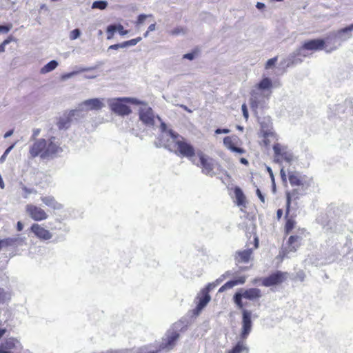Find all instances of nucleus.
I'll list each match as a JSON object with an SVG mask.
<instances>
[{"mask_svg": "<svg viewBox=\"0 0 353 353\" xmlns=\"http://www.w3.org/2000/svg\"><path fill=\"white\" fill-rule=\"evenodd\" d=\"M117 30H118L121 35H125L128 34V31L123 29V26L121 24L117 26Z\"/></svg>", "mask_w": 353, "mask_h": 353, "instance_id": "ea45409f", "label": "nucleus"}, {"mask_svg": "<svg viewBox=\"0 0 353 353\" xmlns=\"http://www.w3.org/2000/svg\"><path fill=\"white\" fill-rule=\"evenodd\" d=\"M264 142H265V143L266 145H268V142L267 141H265H265H264Z\"/></svg>", "mask_w": 353, "mask_h": 353, "instance_id": "052dcab7", "label": "nucleus"}, {"mask_svg": "<svg viewBox=\"0 0 353 353\" xmlns=\"http://www.w3.org/2000/svg\"><path fill=\"white\" fill-rule=\"evenodd\" d=\"M41 130L40 129H34L33 130V133H32V138L35 139L40 133Z\"/></svg>", "mask_w": 353, "mask_h": 353, "instance_id": "8fccbe9b", "label": "nucleus"}, {"mask_svg": "<svg viewBox=\"0 0 353 353\" xmlns=\"http://www.w3.org/2000/svg\"><path fill=\"white\" fill-rule=\"evenodd\" d=\"M138 114L139 120L148 128H154V126L159 123L160 134L157 144L171 152H176V135L172 130L168 129L166 124L159 116L154 114L150 107L145 105L140 108Z\"/></svg>", "mask_w": 353, "mask_h": 353, "instance_id": "f257e3e1", "label": "nucleus"}, {"mask_svg": "<svg viewBox=\"0 0 353 353\" xmlns=\"http://www.w3.org/2000/svg\"><path fill=\"white\" fill-rule=\"evenodd\" d=\"M256 193L258 197L259 198V199L261 200V201L262 203H265V197L262 194V192H261V190L259 188L256 189Z\"/></svg>", "mask_w": 353, "mask_h": 353, "instance_id": "a18cd8bd", "label": "nucleus"}, {"mask_svg": "<svg viewBox=\"0 0 353 353\" xmlns=\"http://www.w3.org/2000/svg\"><path fill=\"white\" fill-rule=\"evenodd\" d=\"M216 284L208 283V285L202 289L196 296V306L195 310L197 313L200 312L210 302L211 297L210 296V292L216 287Z\"/></svg>", "mask_w": 353, "mask_h": 353, "instance_id": "9b49d317", "label": "nucleus"}, {"mask_svg": "<svg viewBox=\"0 0 353 353\" xmlns=\"http://www.w3.org/2000/svg\"><path fill=\"white\" fill-rule=\"evenodd\" d=\"M181 108H184L185 110H187V108L183 105H181Z\"/></svg>", "mask_w": 353, "mask_h": 353, "instance_id": "bf43d9fd", "label": "nucleus"}, {"mask_svg": "<svg viewBox=\"0 0 353 353\" xmlns=\"http://www.w3.org/2000/svg\"><path fill=\"white\" fill-rule=\"evenodd\" d=\"M289 274L287 272L276 270L268 276L261 278L260 279L261 285L265 287H272L281 285L288 278Z\"/></svg>", "mask_w": 353, "mask_h": 353, "instance_id": "1a4fd4ad", "label": "nucleus"}, {"mask_svg": "<svg viewBox=\"0 0 353 353\" xmlns=\"http://www.w3.org/2000/svg\"><path fill=\"white\" fill-rule=\"evenodd\" d=\"M256 8H259V9H262L263 8H265V4L263 3H261V2H258L256 3Z\"/></svg>", "mask_w": 353, "mask_h": 353, "instance_id": "5fc2aeb1", "label": "nucleus"}, {"mask_svg": "<svg viewBox=\"0 0 353 353\" xmlns=\"http://www.w3.org/2000/svg\"><path fill=\"white\" fill-rule=\"evenodd\" d=\"M11 241H12L9 239H5L3 240H0V250H1L3 246L9 245L10 244Z\"/></svg>", "mask_w": 353, "mask_h": 353, "instance_id": "4c0bfd02", "label": "nucleus"}, {"mask_svg": "<svg viewBox=\"0 0 353 353\" xmlns=\"http://www.w3.org/2000/svg\"><path fill=\"white\" fill-rule=\"evenodd\" d=\"M336 48H333L330 50L326 49L325 41L323 39H310L304 41L302 46L299 48L300 52L303 50L307 51H320L322 50H325L327 52H330L331 51L335 50Z\"/></svg>", "mask_w": 353, "mask_h": 353, "instance_id": "f8f14e48", "label": "nucleus"}, {"mask_svg": "<svg viewBox=\"0 0 353 353\" xmlns=\"http://www.w3.org/2000/svg\"><path fill=\"white\" fill-rule=\"evenodd\" d=\"M17 341L14 338H8L0 345V353H10V350L16 347Z\"/></svg>", "mask_w": 353, "mask_h": 353, "instance_id": "aec40b11", "label": "nucleus"}, {"mask_svg": "<svg viewBox=\"0 0 353 353\" xmlns=\"http://www.w3.org/2000/svg\"><path fill=\"white\" fill-rule=\"evenodd\" d=\"M21 189L24 192V195H23V197L24 198H27L29 194H30L31 193H32L33 190L32 189H30L28 188H27L26 185H23L22 184V186H21Z\"/></svg>", "mask_w": 353, "mask_h": 353, "instance_id": "f704fd0d", "label": "nucleus"}, {"mask_svg": "<svg viewBox=\"0 0 353 353\" xmlns=\"http://www.w3.org/2000/svg\"><path fill=\"white\" fill-rule=\"evenodd\" d=\"M352 30H353V24L339 30L338 31V34H343V33L351 32Z\"/></svg>", "mask_w": 353, "mask_h": 353, "instance_id": "c9c22d12", "label": "nucleus"}, {"mask_svg": "<svg viewBox=\"0 0 353 353\" xmlns=\"http://www.w3.org/2000/svg\"><path fill=\"white\" fill-rule=\"evenodd\" d=\"M272 87V82L268 77L263 78L257 85V88L261 90H270Z\"/></svg>", "mask_w": 353, "mask_h": 353, "instance_id": "393cba45", "label": "nucleus"}, {"mask_svg": "<svg viewBox=\"0 0 353 353\" xmlns=\"http://www.w3.org/2000/svg\"><path fill=\"white\" fill-rule=\"evenodd\" d=\"M148 17H153V16L152 14H139L137 17V20L135 22L136 26L139 27L140 25H141L145 21V20Z\"/></svg>", "mask_w": 353, "mask_h": 353, "instance_id": "cd10ccee", "label": "nucleus"}, {"mask_svg": "<svg viewBox=\"0 0 353 353\" xmlns=\"http://www.w3.org/2000/svg\"><path fill=\"white\" fill-rule=\"evenodd\" d=\"M141 40V37H137L135 39H132L123 42V45H125V48L130 46H135L138 42Z\"/></svg>", "mask_w": 353, "mask_h": 353, "instance_id": "7c9ffc66", "label": "nucleus"}, {"mask_svg": "<svg viewBox=\"0 0 353 353\" xmlns=\"http://www.w3.org/2000/svg\"><path fill=\"white\" fill-rule=\"evenodd\" d=\"M23 229V225L21 221H18L17 224V230L20 232Z\"/></svg>", "mask_w": 353, "mask_h": 353, "instance_id": "09e8293b", "label": "nucleus"}, {"mask_svg": "<svg viewBox=\"0 0 353 353\" xmlns=\"http://www.w3.org/2000/svg\"><path fill=\"white\" fill-rule=\"evenodd\" d=\"M55 140L54 137L37 139L29 148L30 157H39L41 159H48L57 157L62 152V148Z\"/></svg>", "mask_w": 353, "mask_h": 353, "instance_id": "20e7f679", "label": "nucleus"}, {"mask_svg": "<svg viewBox=\"0 0 353 353\" xmlns=\"http://www.w3.org/2000/svg\"><path fill=\"white\" fill-rule=\"evenodd\" d=\"M108 6V3L105 1H96L92 3V8H98L104 10Z\"/></svg>", "mask_w": 353, "mask_h": 353, "instance_id": "c85d7f7f", "label": "nucleus"}, {"mask_svg": "<svg viewBox=\"0 0 353 353\" xmlns=\"http://www.w3.org/2000/svg\"><path fill=\"white\" fill-rule=\"evenodd\" d=\"M117 30V26L110 25L107 28V39H111L113 38L114 34Z\"/></svg>", "mask_w": 353, "mask_h": 353, "instance_id": "c756f323", "label": "nucleus"}, {"mask_svg": "<svg viewBox=\"0 0 353 353\" xmlns=\"http://www.w3.org/2000/svg\"><path fill=\"white\" fill-rule=\"evenodd\" d=\"M230 132V130L228 128H223V129L218 128L215 130V134H222V133L228 134Z\"/></svg>", "mask_w": 353, "mask_h": 353, "instance_id": "37998d69", "label": "nucleus"}, {"mask_svg": "<svg viewBox=\"0 0 353 353\" xmlns=\"http://www.w3.org/2000/svg\"><path fill=\"white\" fill-rule=\"evenodd\" d=\"M309 234L304 228H298L294 234L290 235L286 242L285 253L295 252L302 245L303 238Z\"/></svg>", "mask_w": 353, "mask_h": 353, "instance_id": "39448f33", "label": "nucleus"}, {"mask_svg": "<svg viewBox=\"0 0 353 353\" xmlns=\"http://www.w3.org/2000/svg\"><path fill=\"white\" fill-rule=\"evenodd\" d=\"M12 40L11 37H9L6 39H5L1 44H0V53L5 51V47L7 44H8Z\"/></svg>", "mask_w": 353, "mask_h": 353, "instance_id": "72a5a7b5", "label": "nucleus"}, {"mask_svg": "<svg viewBox=\"0 0 353 353\" xmlns=\"http://www.w3.org/2000/svg\"><path fill=\"white\" fill-rule=\"evenodd\" d=\"M26 212L35 221H44L48 217V214L43 209L33 204H27Z\"/></svg>", "mask_w": 353, "mask_h": 353, "instance_id": "dca6fc26", "label": "nucleus"}, {"mask_svg": "<svg viewBox=\"0 0 353 353\" xmlns=\"http://www.w3.org/2000/svg\"><path fill=\"white\" fill-rule=\"evenodd\" d=\"M234 193L236 199L234 201L236 205L238 206L245 207L247 199L242 190L239 187L236 186L234 188Z\"/></svg>", "mask_w": 353, "mask_h": 353, "instance_id": "6ab92c4d", "label": "nucleus"}, {"mask_svg": "<svg viewBox=\"0 0 353 353\" xmlns=\"http://www.w3.org/2000/svg\"><path fill=\"white\" fill-rule=\"evenodd\" d=\"M273 134L272 132H265V134H264V137H266L269 135H272Z\"/></svg>", "mask_w": 353, "mask_h": 353, "instance_id": "13d9d810", "label": "nucleus"}, {"mask_svg": "<svg viewBox=\"0 0 353 353\" xmlns=\"http://www.w3.org/2000/svg\"><path fill=\"white\" fill-rule=\"evenodd\" d=\"M259 241L258 236L255 234L254 236V248L244 250H239L234 254V260L236 264L248 263L252 259L253 249L259 248Z\"/></svg>", "mask_w": 353, "mask_h": 353, "instance_id": "4468645a", "label": "nucleus"}, {"mask_svg": "<svg viewBox=\"0 0 353 353\" xmlns=\"http://www.w3.org/2000/svg\"><path fill=\"white\" fill-rule=\"evenodd\" d=\"M280 173H281V177H282L283 179V178H285V177L286 176V174H285V171H284V169H283V168H282V169L281 170Z\"/></svg>", "mask_w": 353, "mask_h": 353, "instance_id": "4d7b16f0", "label": "nucleus"}, {"mask_svg": "<svg viewBox=\"0 0 353 353\" xmlns=\"http://www.w3.org/2000/svg\"><path fill=\"white\" fill-rule=\"evenodd\" d=\"M224 147L230 152L242 155L246 153L242 140L236 134L226 136L223 139Z\"/></svg>", "mask_w": 353, "mask_h": 353, "instance_id": "0eeeda50", "label": "nucleus"}, {"mask_svg": "<svg viewBox=\"0 0 353 353\" xmlns=\"http://www.w3.org/2000/svg\"><path fill=\"white\" fill-rule=\"evenodd\" d=\"M127 103L133 104H141V102L138 101L137 99L130 98H119L114 99L110 104L111 110L115 114L121 116L128 115L131 113L132 110Z\"/></svg>", "mask_w": 353, "mask_h": 353, "instance_id": "423d86ee", "label": "nucleus"}, {"mask_svg": "<svg viewBox=\"0 0 353 353\" xmlns=\"http://www.w3.org/2000/svg\"><path fill=\"white\" fill-rule=\"evenodd\" d=\"M240 337H241L240 336ZM241 341H239L235 345L232 347L231 350H229L226 353H249L250 349L244 341L246 339H243L241 338Z\"/></svg>", "mask_w": 353, "mask_h": 353, "instance_id": "a211bd4d", "label": "nucleus"}, {"mask_svg": "<svg viewBox=\"0 0 353 353\" xmlns=\"http://www.w3.org/2000/svg\"><path fill=\"white\" fill-rule=\"evenodd\" d=\"M288 179L292 187L299 188V190L306 191L312 183V179L305 175H301L296 171H290L288 172Z\"/></svg>", "mask_w": 353, "mask_h": 353, "instance_id": "6e6552de", "label": "nucleus"}, {"mask_svg": "<svg viewBox=\"0 0 353 353\" xmlns=\"http://www.w3.org/2000/svg\"><path fill=\"white\" fill-rule=\"evenodd\" d=\"M58 65V63L55 60L50 61L49 63H48L46 65H45L43 68L41 69V74H46L48 72H50L54 70Z\"/></svg>", "mask_w": 353, "mask_h": 353, "instance_id": "a878e982", "label": "nucleus"}, {"mask_svg": "<svg viewBox=\"0 0 353 353\" xmlns=\"http://www.w3.org/2000/svg\"><path fill=\"white\" fill-rule=\"evenodd\" d=\"M198 54V51H194L190 53H187L183 55V59H187L189 60H192L195 57V56Z\"/></svg>", "mask_w": 353, "mask_h": 353, "instance_id": "e433bc0d", "label": "nucleus"}, {"mask_svg": "<svg viewBox=\"0 0 353 353\" xmlns=\"http://www.w3.org/2000/svg\"><path fill=\"white\" fill-rule=\"evenodd\" d=\"M274 153V161L277 163H282L283 162L290 163L293 159L292 154L289 152L287 148L283 146L280 143H275L273 145Z\"/></svg>", "mask_w": 353, "mask_h": 353, "instance_id": "2eb2a0df", "label": "nucleus"}, {"mask_svg": "<svg viewBox=\"0 0 353 353\" xmlns=\"http://www.w3.org/2000/svg\"><path fill=\"white\" fill-rule=\"evenodd\" d=\"M11 299L10 293L0 288V304H3Z\"/></svg>", "mask_w": 353, "mask_h": 353, "instance_id": "bb28decb", "label": "nucleus"}, {"mask_svg": "<svg viewBox=\"0 0 353 353\" xmlns=\"http://www.w3.org/2000/svg\"><path fill=\"white\" fill-rule=\"evenodd\" d=\"M13 134V130H8L4 134L5 138H8Z\"/></svg>", "mask_w": 353, "mask_h": 353, "instance_id": "864d4df0", "label": "nucleus"}, {"mask_svg": "<svg viewBox=\"0 0 353 353\" xmlns=\"http://www.w3.org/2000/svg\"><path fill=\"white\" fill-rule=\"evenodd\" d=\"M250 106L252 109H256L258 108V103L256 101H252L250 102Z\"/></svg>", "mask_w": 353, "mask_h": 353, "instance_id": "3c124183", "label": "nucleus"}, {"mask_svg": "<svg viewBox=\"0 0 353 353\" xmlns=\"http://www.w3.org/2000/svg\"><path fill=\"white\" fill-rule=\"evenodd\" d=\"M277 59H278V57H273L272 59H270L265 63V69H269L272 66L274 65L275 63H276L277 61Z\"/></svg>", "mask_w": 353, "mask_h": 353, "instance_id": "2f4dec72", "label": "nucleus"}, {"mask_svg": "<svg viewBox=\"0 0 353 353\" xmlns=\"http://www.w3.org/2000/svg\"><path fill=\"white\" fill-rule=\"evenodd\" d=\"M245 278L244 276H241L236 280L229 281L221 287V288L219 290V292H223L224 290L232 288L238 284H243L245 283Z\"/></svg>", "mask_w": 353, "mask_h": 353, "instance_id": "b1692460", "label": "nucleus"}, {"mask_svg": "<svg viewBox=\"0 0 353 353\" xmlns=\"http://www.w3.org/2000/svg\"><path fill=\"white\" fill-rule=\"evenodd\" d=\"M239 161H240L241 163H242V164H243L245 165H249V162H248V161L245 158L242 157V158L240 159Z\"/></svg>", "mask_w": 353, "mask_h": 353, "instance_id": "603ef678", "label": "nucleus"}, {"mask_svg": "<svg viewBox=\"0 0 353 353\" xmlns=\"http://www.w3.org/2000/svg\"><path fill=\"white\" fill-rule=\"evenodd\" d=\"M196 162L194 165L200 167L202 170V172L205 174L212 175L214 170V160L205 154L201 151L196 152Z\"/></svg>", "mask_w": 353, "mask_h": 353, "instance_id": "9d476101", "label": "nucleus"}, {"mask_svg": "<svg viewBox=\"0 0 353 353\" xmlns=\"http://www.w3.org/2000/svg\"><path fill=\"white\" fill-rule=\"evenodd\" d=\"M125 48V45H123V43L111 45L109 47V49L118 50L119 48Z\"/></svg>", "mask_w": 353, "mask_h": 353, "instance_id": "c03bdc74", "label": "nucleus"}, {"mask_svg": "<svg viewBox=\"0 0 353 353\" xmlns=\"http://www.w3.org/2000/svg\"><path fill=\"white\" fill-rule=\"evenodd\" d=\"M241 109H242L243 117H245V119L246 120H248L249 114H248V111L247 105H246L245 103H243L242 105Z\"/></svg>", "mask_w": 353, "mask_h": 353, "instance_id": "58836bf2", "label": "nucleus"}, {"mask_svg": "<svg viewBox=\"0 0 353 353\" xmlns=\"http://www.w3.org/2000/svg\"><path fill=\"white\" fill-rule=\"evenodd\" d=\"M41 200L46 205L53 210H60L63 207L62 205L58 203L52 196H42L41 197Z\"/></svg>", "mask_w": 353, "mask_h": 353, "instance_id": "5701e85b", "label": "nucleus"}, {"mask_svg": "<svg viewBox=\"0 0 353 353\" xmlns=\"http://www.w3.org/2000/svg\"><path fill=\"white\" fill-rule=\"evenodd\" d=\"M306 191L299 190V188H292L285 192L286 203L285 211L284 233L290 234L296 228L297 214L296 210L299 209V201L301 196L305 194Z\"/></svg>", "mask_w": 353, "mask_h": 353, "instance_id": "7ed1b4c3", "label": "nucleus"}, {"mask_svg": "<svg viewBox=\"0 0 353 353\" xmlns=\"http://www.w3.org/2000/svg\"><path fill=\"white\" fill-rule=\"evenodd\" d=\"M261 296V292L258 288H249L245 290L242 293L236 292L234 296V302L237 307L242 310V328L241 332V336L243 339H247L250 334L252 327V312L244 309V305L242 299H246L251 301L259 299Z\"/></svg>", "mask_w": 353, "mask_h": 353, "instance_id": "f03ea898", "label": "nucleus"}, {"mask_svg": "<svg viewBox=\"0 0 353 353\" xmlns=\"http://www.w3.org/2000/svg\"><path fill=\"white\" fill-rule=\"evenodd\" d=\"M30 230L37 238L41 240H49L52 236L49 230L38 223H33L30 228Z\"/></svg>", "mask_w": 353, "mask_h": 353, "instance_id": "f3484780", "label": "nucleus"}, {"mask_svg": "<svg viewBox=\"0 0 353 353\" xmlns=\"http://www.w3.org/2000/svg\"><path fill=\"white\" fill-rule=\"evenodd\" d=\"M155 28H156V23H155L150 24L148 28V30L144 34V37H147L148 34H149V32H152V31H154L155 30Z\"/></svg>", "mask_w": 353, "mask_h": 353, "instance_id": "a19ab883", "label": "nucleus"}, {"mask_svg": "<svg viewBox=\"0 0 353 353\" xmlns=\"http://www.w3.org/2000/svg\"><path fill=\"white\" fill-rule=\"evenodd\" d=\"M283 212L282 209H278L276 211V218L278 220L281 219L283 216Z\"/></svg>", "mask_w": 353, "mask_h": 353, "instance_id": "de8ad7c7", "label": "nucleus"}, {"mask_svg": "<svg viewBox=\"0 0 353 353\" xmlns=\"http://www.w3.org/2000/svg\"><path fill=\"white\" fill-rule=\"evenodd\" d=\"M83 104L87 106L89 110H99L103 106L102 101L97 98L85 100Z\"/></svg>", "mask_w": 353, "mask_h": 353, "instance_id": "412c9836", "label": "nucleus"}, {"mask_svg": "<svg viewBox=\"0 0 353 353\" xmlns=\"http://www.w3.org/2000/svg\"><path fill=\"white\" fill-rule=\"evenodd\" d=\"M81 32L79 29H74L70 32V38L72 40L77 39L80 36Z\"/></svg>", "mask_w": 353, "mask_h": 353, "instance_id": "473e14b6", "label": "nucleus"}, {"mask_svg": "<svg viewBox=\"0 0 353 353\" xmlns=\"http://www.w3.org/2000/svg\"><path fill=\"white\" fill-rule=\"evenodd\" d=\"M75 110H71L68 115L60 117L57 122L59 129H67L70 127L72 117L74 116Z\"/></svg>", "mask_w": 353, "mask_h": 353, "instance_id": "4be33fe9", "label": "nucleus"}, {"mask_svg": "<svg viewBox=\"0 0 353 353\" xmlns=\"http://www.w3.org/2000/svg\"><path fill=\"white\" fill-rule=\"evenodd\" d=\"M178 152L183 157L189 159L192 163L196 162V152L194 146L185 141H178Z\"/></svg>", "mask_w": 353, "mask_h": 353, "instance_id": "ddd939ff", "label": "nucleus"}, {"mask_svg": "<svg viewBox=\"0 0 353 353\" xmlns=\"http://www.w3.org/2000/svg\"><path fill=\"white\" fill-rule=\"evenodd\" d=\"M14 144L11 145L10 147H8L6 151L4 152L3 154L1 157V160L3 161L6 157L8 154V153L12 150V149L14 148Z\"/></svg>", "mask_w": 353, "mask_h": 353, "instance_id": "79ce46f5", "label": "nucleus"}, {"mask_svg": "<svg viewBox=\"0 0 353 353\" xmlns=\"http://www.w3.org/2000/svg\"><path fill=\"white\" fill-rule=\"evenodd\" d=\"M6 330L5 328H0V339L6 334Z\"/></svg>", "mask_w": 353, "mask_h": 353, "instance_id": "6e6d98bb", "label": "nucleus"}, {"mask_svg": "<svg viewBox=\"0 0 353 353\" xmlns=\"http://www.w3.org/2000/svg\"><path fill=\"white\" fill-rule=\"evenodd\" d=\"M10 27L7 26H0V32L6 33L10 30Z\"/></svg>", "mask_w": 353, "mask_h": 353, "instance_id": "49530a36", "label": "nucleus"}]
</instances>
